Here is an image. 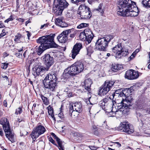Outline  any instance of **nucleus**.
<instances>
[{"mask_svg": "<svg viewBox=\"0 0 150 150\" xmlns=\"http://www.w3.org/2000/svg\"><path fill=\"white\" fill-rule=\"evenodd\" d=\"M2 127L5 133L6 137L12 143L15 142V141L14 139V133L12 132L10 128L9 123L8 124H6L5 125L3 126Z\"/></svg>", "mask_w": 150, "mask_h": 150, "instance_id": "1a4fd4ad", "label": "nucleus"}, {"mask_svg": "<svg viewBox=\"0 0 150 150\" xmlns=\"http://www.w3.org/2000/svg\"><path fill=\"white\" fill-rule=\"evenodd\" d=\"M105 104L106 103L102 102L100 104V106L102 108V109L104 110H105Z\"/></svg>", "mask_w": 150, "mask_h": 150, "instance_id": "5fc2aeb1", "label": "nucleus"}, {"mask_svg": "<svg viewBox=\"0 0 150 150\" xmlns=\"http://www.w3.org/2000/svg\"><path fill=\"white\" fill-rule=\"evenodd\" d=\"M9 123L7 119L5 117H3L0 120V124L3 126L5 125L6 124H8Z\"/></svg>", "mask_w": 150, "mask_h": 150, "instance_id": "473e14b6", "label": "nucleus"}, {"mask_svg": "<svg viewBox=\"0 0 150 150\" xmlns=\"http://www.w3.org/2000/svg\"><path fill=\"white\" fill-rule=\"evenodd\" d=\"M6 30L5 29L2 30V33L0 34V39L6 35Z\"/></svg>", "mask_w": 150, "mask_h": 150, "instance_id": "09e8293b", "label": "nucleus"}, {"mask_svg": "<svg viewBox=\"0 0 150 150\" xmlns=\"http://www.w3.org/2000/svg\"><path fill=\"white\" fill-rule=\"evenodd\" d=\"M71 65L76 74L81 73L84 68V64L81 61L76 62Z\"/></svg>", "mask_w": 150, "mask_h": 150, "instance_id": "2eb2a0df", "label": "nucleus"}, {"mask_svg": "<svg viewBox=\"0 0 150 150\" xmlns=\"http://www.w3.org/2000/svg\"><path fill=\"white\" fill-rule=\"evenodd\" d=\"M103 4H100L98 6V8L96 9V11H99L101 15H102L104 13V10L103 7Z\"/></svg>", "mask_w": 150, "mask_h": 150, "instance_id": "c9c22d12", "label": "nucleus"}, {"mask_svg": "<svg viewBox=\"0 0 150 150\" xmlns=\"http://www.w3.org/2000/svg\"><path fill=\"white\" fill-rule=\"evenodd\" d=\"M0 135L1 137L4 136V133L2 131V129L0 128Z\"/></svg>", "mask_w": 150, "mask_h": 150, "instance_id": "680f3d73", "label": "nucleus"}, {"mask_svg": "<svg viewBox=\"0 0 150 150\" xmlns=\"http://www.w3.org/2000/svg\"><path fill=\"white\" fill-rule=\"evenodd\" d=\"M56 24L62 28L65 27L67 26V24L63 21V18L59 17L56 19Z\"/></svg>", "mask_w": 150, "mask_h": 150, "instance_id": "6ab92c4d", "label": "nucleus"}, {"mask_svg": "<svg viewBox=\"0 0 150 150\" xmlns=\"http://www.w3.org/2000/svg\"><path fill=\"white\" fill-rule=\"evenodd\" d=\"M90 10V8L84 4H81L78 8L77 12L78 13H80L82 12V11H83V12L85 11L86 10Z\"/></svg>", "mask_w": 150, "mask_h": 150, "instance_id": "bb28decb", "label": "nucleus"}, {"mask_svg": "<svg viewBox=\"0 0 150 150\" xmlns=\"http://www.w3.org/2000/svg\"><path fill=\"white\" fill-rule=\"evenodd\" d=\"M55 36V34H51L45 36L46 39L45 46L48 48L50 47L57 48L59 45L56 44L54 41V38Z\"/></svg>", "mask_w": 150, "mask_h": 150, "instance_id": "9d476101", "label": "nucleus"}, {"mask_svg": "<svg viewBox=\"0 0 150 150\" xmlns=\"http://www.w3.org/2000/svg\"><path fill=\"white\" fill-rule=\"evenodd\" d=\"M57 3H58V6L62 8V9L66 8L69 5V4L65 0H62Z\"/></svg>", "mask_w": 150, "mask_h": 150, "instance_id": "b1692460", "label": "nucleus"}, {"mask_svg": "<svg viewBox=\"0 0 150 150\" xmlns=\"http://www.w3.org/2000/svg\"><path fill=\"white\" fill-rule=\"evenodd\" d=\"M143 104L141 103L139 101H137L134 107L137 110H143L144 109Z\"/></svg>", "mask_w": 150, "mask_h": 150, "instance_id": "7c9ffc66", "label": "nucleus"}, {"mask_svg": "<svg viewBox=\"0 0 150 150\" xmlns=\"http://www.w3.org/2000/svg\"><path fill=\"white\" fill-rule=\"evenodd\" d=\"M69 30H71V32L69 33H68V36L69 35V37L71 38H73L74 37L76 33V31L74 28H72L66 30L65 31H68Z\"/></svg>", "mask_w": 150, "mask_h": 150, "instance_id": "2f4dec72", "label": "nucleus"}, {"mask_svg": "<svg viewBox=\"0 0 150 150\" xmlns=\"http://www.w3.org/2000/svg\"><path fill=\"white\" fill-rule=\"evenodd\" d=\"M82 48V45L80 43H76L74 46L71 52V57L72 59L75 58L76 56L79 53L80 50Z\"/></svg>", "mask_w": 150, "mask_h": 150, "instance_id": "dca6fc26", "label": "nucleus"}, {"mask_svg": "<svg viewBox=\"0 0 150 150\" xmlns=\"http://www.w3.org/2000/svg\"><path fill=\"white\" fill-rule=\"evenodd\" d=\"M90 148L92 150H94L96 149V147L94 146H90Z\"/></svg>", "mask_w": 150, "mask_h": 150, "instance_id": "774afa93", "label": "nucleus"}, {"mask_svg": "<svg viewBox=\"0 0 150 150\" xmlns=\"http://www.w3.org/2000/svg\"><path fill=\"white\" fill-rule=\"evenodd\" d=\"M8 63H4L1 66V68L3 69H6L8 67Z\"/></svg>", "mask_w": 150, "mask_h": 150, "instance_id": "864d4df0", "label": "nucleus"}, {"mask_svg": "<svg viewBox=\"0 0 150 150\" xmlns=\"http://www.w3.org/2000/svg\"><path fill=\"white\" fill-rule=\"evenodd\" d=\"M49 140L50 142H51L52 144L55 145V146H57V144L55 143L52 137H50L49 138Z\"/></svg>", "mask_w": 150, "mask_h": 150, "instance_id": "8fccbe9b", "label": "nucleus"}, {"mask_svg": "<svg viewBox=\"0 0 150 150\" xmlns=\"http://www.w3.org/2000/svg\"><path fill=\"white\" fill-rule=\"evenodd\" d=\"M41 98L44 103L45 105H48L49 103V100L47 98L43 95L41 96Z\"/></svg>", "mask_w": 150, "mask_h": 150, "instance_id": "58836bf2", "label": "nucleus"}, {"mask_svg": "<svg viewBox=\"0 0 150 150\" xmlns=\"http://www.w3.org/2000/svg\"><path fill=\"white\" fill-rule=\"evenodd\" d=\"M78 13V17L79 19H88L91 17L92 13L90 10H86L85 11Z\"/></svg>", "mask_w": 150, "mask_h": 150, "instance_id": "a211bd4d", "label": "nucleus"}, {"mask_svg": "<svg viewBox=\"0 0 150 150\" xmlns=\"http://www.w3.org/2000/svg\"><path fill=\"white\" fill-rule=\"evenodd\" d=\"M118 129L121 132H124L129 134L132 133L134 131L133 127H131L127 122H121Z\"/></svg>", "mask_w": 150, "mask_h": 150, "instance_id": "6e6552de", "label": "nucleus"}, {"mask_svg": "<svg viewBox=\"0 0 150 150\" xmlns=\"http://www.w3.org/2000/svg\"><path fill=\"white\" fill-rule=\"evenodd\" d=\"M67 94L68 96L69 97H71L72 96V93L71 92H70L69 91H67Z\"/></svg>", "mask_w": 150, "mask_h": 150, "instance_id": "13d9d810", "label": "nucleus"}, {"mask_svg": "<svg viewBox=\"0 0 150 150\" xmlns=\"http://www.w3.org/2000/svg\"><path fill=\"white\" fill-rule=\"evenodd\" d=\"M20 22H23L24 21V19L22 18H19L16 19Z\"/></svg>", "mask_w": 150, "mask_h": 150, "instance_id": "bf43d9fd", "label": "nucleus"}, {"mask_svg": "<svg viewBox=\"0 0 150 150\" xmlns=\"http://www.w3.org/2000/svg\"><path fill=\"white\" fill-rule=\"evenodd\" d=\"M109 91V89L102 85L99 88V93L100 96H102L106 94Z\"/></svg>", "mask_w": 150, "mask_h": 150, "instance_id": "412c9836", "label": "nucleus"}, {"mask_svg": "<svg viewBox=\"0 0 150 150\" xmlns=\"http://www.w3.org/2000/svg\"><path fill=\"white\" fill-rule=\"evenodd\" d=\"M49 24H50L49 23H46L44 24L41 25L40 28L41 30L44 29L48 27Z\"/></svg>", "mask_w": 150, "mask_h": 150, "instance_id": "49530a36", "label": "nucleus"}, {"mask_svg": "<svg viewBox=\"0 0 150 150\" xmlns=\"http://www.w3.org/2000/svg\"><path fill=\"white\" fill-rule=\"evenodd\" d=\"M112 52L114 53L117 59H120L122 56H126L129 53L128 50L125 47H122L121 44H119L112 48Z\"/></svg>", "mask_w": 150, "mask_h": 150, "instance_id": "39448f33", "label": "nucleus"}, {"mask_svg": "<svg viewBox=\"0 0 150 150\" xmlns=\"http://www.w3.org/2000/svg\"><path fill=\"white\" fill-rule=\"evenodd\" d=\"M139 51V49L136 50V51L133 52L131 56L129 58V59H130V60L132 59V58H133L134 57V53H135V52H138Z\"/></svg>", "mask_w": 150, "mask_h": 150, "instance_id": "6e6d98bb", "label": "nucleus"}, {"mask_svg": "<svg viewBox=\"0 0 150 150\" xmlns=\"http://www.w3.org/2000/svg\"><path fill=\"white\" fill-rule=\"evenodd\" d=\"M109 98H105L103 99L102 100V102L106 104Z\"/></svg>", "mask_w": 150, "mask_h": 150, "instance_id": "4d7b16f0", "label": "nucleus"}, {"mask_svg": "<svg viewBox=\"0 0 150 150\" xmlns=\"http://www.w3.org/2000/svg\"><path fill=\"white\" fill-rule=\"evenodd\" d=\"M51 134L52 137L56 140L57 142L60 139L54 133L52 132L51 133Z\"/></svg>", "mask_w": 150, "mask_h": 150, "instance_id": "3c124183", "label": "nucleus"}, {"mask_svg": "<svg viewBox=\"0 0 150 150\" xmlns=\"http://www.w3.org/2000/svg\"><path fill=\"white\" fill-rule=\"evenodd\" d=\"M138 116L140 117L141 120L142 122H143V121H144L147 118L146 116L142 115L140 113L137 114V117H138Z\"/></svg>", "mask_w": 150, "mask_h": 150, "instance_id": "37998d69", "label": "nucleus"}, {"mask_svg": "<svg viewBox=\"0 0 150 150\" xmlns=\"http://www.w3.org/2000/svg\"><path fill=\"white\" fill-rule=\"evenodd\" d=\"M85 0H71V2L78 5L79 2H84Z\"/></svg>", "mask_w": 150, "mask_h": 150, "instance_id": "a18cd8bd", "label": "nucleus"}, {"mask_svg": "<svg viewBox=\"0 0 150 150\" xmlns=\"http://www.w3.org/2000/svg\"><path fill=\"white\" fill-rule=\"evenodd\" d=\"M84 31L85 34L86 35H85V37L89 36H90V35H93L92 32L89 29H85Z\"/></svg>", "mask_w": 150, "mask_h": 150, "instance_id": "4c0bfd02", "label": "nucleus"}, {"mask_svg": "<svg viewBox=\"0 0 150 150\" xmlns=\"http://www.w3.org/2000/svg\"><path fill=\"white\" fill-rule=\"evenodd\" d=\"M142 3L144 6L146 7H150V0H143Z\"/></svg>", "mask_w": 150, "mask_h": 150, "instance_id": "72a5a7b5", "label": "nucleus"}, {"mask_svg": "<svg viewBox=\"0 0 150 150\" xmlns=\"http://www.w3.org/2000/svg\"><path fill=\"white\" fill-rule=\"evenodd\" d=\"M93 35L85 37V40L88 42V43H90L93 38Z\"/></svg>", "mask_w": 150, "mask_h": 150, "instance_id": "79ce46f5", "label": "nucleus"}, {"mask_svg": "<svg viewBox=\"0 0 150 150\" xmlns=\"http://www.w3.org/2000/svg\"><path fill=\"white\" fill-rule=\"evenodd\" d=\"M129 89H126L122 92L119 90H116L112 94L113 100H115V103L117 107V110L114 111V108H112V115L113 116L117 114L120 113L123 114H127L129 111V107L131 106L132 100L131 97L127 96V94H126Z\"/></svg>", "mask_w": 150, "mask_h": 150, "instance_id": "f257e3e1", "label": "nucleus"}, {"mask_svg": "<svg viewBox=\"0 0 150 150\" xmlns=\"http://www.w3.org/2000/svg\"><path fill=\"white\" fill-rule=\"evenodd\" d=\"M44 63L46 67L48 70L49 68L52 65L54 62L53 58L49 54H45L42 57Z\"/></svg>", "mask_w": 150, "mask_h": 150, "instance_id": "ddd939ff", "label": "nucleus"}, {"mask_svg": "<svg viewBox=\"0 0 150 150\" xmlns=\"http://www.w3.org/2000/svg\"><path fill=\"white\" fill-rule=\"evenodd\" d=\"M70 32L71 30H69L68 31H63L57 37V39L58 41L61 43H65L68 38V33H70Z\"/></svg>", "mask_w": 150, "mask_h": 150, "instance_id": "f3484780", "label": "nucleus"}, {"mask_svg": "<svg viewBox=\"0 0 150 150\" xmlns=\"http://www.w3.org/2000/svg\"><path fill=\"white\" fill-rule=\"evenodd\" d=\"M83 110L82 104L80 102L73 103L70 105L69 108V112L70 115L72 117L75 116L73 115L74 112L76 111L79 113L81 112Z\"/></svg>", "mask_w": 150, "mask_h": 150, "instance_id": "0eeeda50", "label": "nucleus"}, {"mask_svg": "<svg viewBox=\"0 0 150 150\" xmlns=\"http://www.w3.org/2000/svg\"><path fill=\"white\" fill-rule=\"evenodd\" d=\"M86 50L87 52V54L90 56L93 52V47L91 45L86 48Z\"/></svg>", "mask_w": 150, "mask_h": 150, "instance_id": "ea45409f", "label": "nucleus"}, {"mask_svg": "<svg viewBox=\"0 0 150 150\" xmlns=\"http://www.w3.org/2000/svg\"><path fill=\"white\" fill-rule=\"evenodd\" d=\"M120 67H119L118 64H114L112 65L111 69L113 71H117L120 70Z\"/></svg>", "mask_w": 150, "mask_h": 150, "instance_id": "e433bc0d", "label": "nucleus"}, {"mask_svg": "<svg viewBox=\"0 0 150 150\" xmlns=\"http://www.w3.org/2000/svg\"><path fill=\"white\" fill-rule=\"evenodd\" d=\"M141 73L139 72L138 71L133 69H129L125 73V77L126 79L129 80H134L137 79Z\"/></svg>", "mask_w": 150, "mask_h": 150, "instance_id": "9b49d317", "label": "nucleus"}, {"mask_svg": "<svg viewBox=\"0 0 150 150\" xmlns=\"http://www.w3.org/2000/svg\"><path fill=\"white\" fill-rule=\"evenodd\" d=\"M139 13V11L138 8L133 5L129 10H128L127 11L122 13V16L135 17L138 16Z\"/></svg>", "mask_w": 150, "mask_h": 150, "instance_id": "4468645a", "label": "nucleus"}, {"mask_svg": "<svg viewBox=\"0 0 150 150\" xmlns=\"http://www.w3.org/2000/svg\"><path fill=\"white\" fill-rule=\"evenodd\" d=\"M71 74L72 73H71V74H69L68 73H67L64 71L62 76V81L66 82V81H67L68 79H69L72 76Z\"/></svg>", "mask_w": 150, "mask_h": 150, "instance_id": "a878e982", "label": "nucleus"}, {"mask_svg": "<svg viewBox=\"0 0 150 150\" xmlns=\"http://www.w3.org/2000/svg\"><path fill=\"white\" fill-rule=\"evenodd\" d=\"M57 75L54 72L49 73L43 81L45 88L50 91H54L57 88Z\"/></svg>", "mask_w": 150, "mask_h": 150, "instance_id": "f03ea898", "label": "nucleus"}, {"mask_svg": "<svg viewBox=\"0 0 150 150\" xmlns=\"http://www.w3.org/2000/svg\"><path fill=\"white\" fill-rule=\"evenodd\" d=\"M64 71L67 73H68L69 74L72 73V76H75L76 74V73L74 71L72 65L65 69Z\"/></svg>", "mask_w": 150, "mask_h": 150, "instance_id": "cd10ccee", "label": "nucleus"}, {"mask_svg": "<svg viewBox=\"0 0 150 150\" xmlns=\"http://www.w3.org/2000/svg\"><path fill=\"white\" fill-rule=\"evenodd\" d=\"M47 69L43 66H38L36 70V73L37 75H39L40 73L45 71H47Z\"/></svg>", "mask_w": 150, "mask_h": 150, "instance_id": "c85d7f7f", "label": "nucleus"}, {"mask_svg": "<svg viewBox=\"0 0 150 150\" xmlns=\"http://www.w3.org/2000/svg\"><path fill=\"white\" fill-rule=\"evenodd\" d=\"M64 9L57 5L54 10L55 14L57 16L61 15Z\"/></svg>", "mask_w": 150, "mask_h": 150, "instance_id": "c756f323", "label": "nucleus"}, {"mask_svg": "<svg viewBox=\"0 0 150 150\" xmlns=\"http://www.w3.org/2000/svg\"><path fill=\"white\" fill-rule=\"evenodd\" d=\"M115 82L110 81H106L103 85L110 91L114 84Z\"/></svg>", "mask_w": 150, "mask_h": 150, "instance_id": "5701e85b", "label": "nucleus"}, {"mask_svg": "<svg viewBox=\"0 0 150 150\" xmlns=\"http://www.w3.org/2000/svg\"><path fill=\"white\" fill-rule=\"evenodd\" d=\"M5 27V26L1 21H0V28Z\"/></svg>", "mask_w": 150, "mask_h": 150, "instance_id": "052dcab7", "label": "nucleus"}, {"mask_svg": "<svg viewBox=\"0 0 150 150\" xmlns=\"http://www.w3.org/2000/svg\"><path fill=\"white\" fill-rule=\"evenodd\" d=\"M88 25H89L88 24L82 23L78 25L77 27V28L78 29L86 27H88Z\"/></svg>", "mask_w": 150, "mask_h": 150, "instance_id": "a19ab883", "label": "nucleus"}, {"mask_svg": "<svg viewBox=\"0 0 150 150\" xmlns=\"http://www.w3.org/2000/svg\"><path fill=\"white\" fill-rule=\"evenodd\" d=\"M85 35H86L85 34L84 31L81 32L79 35V38H80V39L83 40H85Z\"/></svg>", "mask_w": 150, "mask_h": 150, "instance_id": "c03bdc74", "label": "nucleus"}, {"mask_svg": "<svg viewBox=\"0 0 150 150\" xmlns=\"http://www.w3.org/2000/svg\"><path fill=\"white\" fill-rule=\"evenodd\" d=\"M58 144H57V146L59 150H64V146L62 145V142L61 140V139H59L57 141Z\"/></svg>", "mask_w": 150, "mask_h": 150, "instance_id": "f704fd0d", "label": "nucleus"}, {"mask_svg": "<svg viewBox=\"0 0 150 150\" xmlns=\"http://www.w3.org/2000/svg\"><path fill=\"white\" fill-rule=\"evenodd\" d=\"M113 38L112 35H108L105 37L98 38L95 43L96 48L100 51H106L109 42Z\"/></svg>", "mask_w": 150, "mask_h": 150, "instance_id": "7ed1b4c3", "label": "nucleus"}, {"mask_svg": "<svg viewBox=\"0 0 150 150\" xmlns=\"http://www.w3.org/2000/svg\"><path fill=\"white\" fill-rule=\"evenodd\" d=\"M16 56L18 57H20L21 56H22V54H20V53H16Z\"/></svg>", "mask_w": 150, "mask_h": 150, "instance_id": "338daca9", "label": "nucleus"}, {"mask_svg": "<svg viewBox=\"0 0 150 150\" xmlns=\"http://www.w3.org/2000/svg\"><path fill=\"white\" fill-rule=\"evenodd\" d=\"M132 4L131 0H119L117 2V7L119 8L117 12V14L122 16V13H124L131 8Z\"/></svg>", "mask_w": 150, "mask_h": 150, "instance_id": "20e7f679", "label": "nucleus"}, {"mask_svg": "<svg viewBox=\"0 0 150 150\" xmlns=\"http://www.w3.org/2000/svg\"><path fill=\"white\" fill-rule=\"evenodd\" d=\"M92 83L91 79H88L85 80L83 83L85 89L88 91H90L91 85Z\"/></svg>", "mask_w": 150, "mask_h": 150, "instance_id": "aec40b11", "label": "nucleus"}, {"mask_svg": "<svg viewBox=\"0 0 150 150\" xmlns=\"http://www.w3.org/2000/svg\"><path fill=\"white\" fill-rule=\"evenodd\" d=\"M24 40V37L21 34L18 33L15 36L14 41L17 42H23Z\"/></svg>", "mask_w": 150, "mask_h": 150, "instance_id": "4be33fe9", "label": "nucleus"}, {"mask_svg": "<svg viewBox=\"0 0 150 150\" xmlns=\"http://www.w3.org/2000/svg\"><path fill=\"white\" fill-rule=\"evenodd\" d=\"M26 6L28 8L31 9H34L37 8V4L35 2H32L31 1H29L27 3Z\"/></svg>", "mask_w": 150, "mask_h": 150, "instance_id": "393cba45", "label": "nucleus"}, {"mask_svg": "<svg viewBox=\"0 0 150 150\" xmlns=\"http://www.w3.org/2000/svg\"><path fill=\"white\" fill-rule=\"evenodd\" d=\"M8 19L10 21H12L14 19V18L12 15H11L9 18H8Z\"/></svg>", "mask_w": 150, "mask_h": 150, "instance_id": "e2e57ef3", "label": "nucleus"}, {"mask_svg": "<svg viewBox=\"0 0 150 150\" xmlns=\"http://www.w3.org/2000/svg\"><path fill=\"white\" fill-rule=\"evenodd\" d=\"M47 109L48 110V111L53 110L52 108V107H51L50 105H49L47 107Z\"/></svg>", "mask_w": 150, "mask_h": 150, "instance_id": "0e129e2a", "label": "nucleus"}, {"mask_svg": "<svg viewBox=\"0 0 150 150\" xmlns=\"http://www.w3.org/2000/svg\"><path fill=\"white\" fill-rule=\"evenodd\" d=\"M22 112V108L20 107L17 109H16L15 112V114L17 115L18 114H20Z\"/></svg>", "mask_w": 150, "mask_h": 150, "instance_id": "de8ad7c7", "label": "nucleus"}, {"mask_svg": "<svg viewBox=\"0 0 150 150\" xmlns=\"http://www.w3.org/2000/svg\"><path fill=\"white\" fill-rule=\"evenodd\" d=\"M46 130L45 127L42 125H38L33 129L30 135L31 136L33 140H35L40 135L44 133Z\"/></svg>", "mask_w": 150, "mask_h": 150, "instance_id": "423d86ee", "label": "nucleus"}, {"mask_svg": "<svg viewBox=\"0 0 150 150\" xmlns=\"http://www.w3.org/2000/svg\"><path fill=\"white\" fill-rule=\"evenodd\" d=\"M48 113L49 115H50L52 114H53V110H50L49 111H48Z\"/></svg>", "mask_w": 150, "mask_h": 150, "instance_id": "69168bd1", "label": "nucleus"}, {"mask_svg": "<svg viewBox=\"0 0 150 150\" xmlns=\"http://www.w3.org/2000/svg\"><path fill=\"white\" fill-rule=\"evenodd\" d=\"M58 116L61 119H62L63 120H64V116L63 114V112H61L60 113H59L58 115Z\"/></svg>", "mask_w": 150, "mask_h": 150, "instance_id": "603ef678", "label": "nucleus"}, {"mask_svg": "<svg viewBox=\"0 0 150 150\" xmlns=\"http://www.w3.org/2000/svg\"><path fill=\"white\" fill-rule=\"evenodd\" d=\"M45 37L44 36L40 37L37 40L38 43L40 44V45L39 46L38 50L37 51V54L39 55H40L46 49H48L46 47L45 45L46 40Z\"/></svg>", "mask_w": 150, "mask_h": 150, "instance_id": "f8f14e48", "label": "nucleus"}]
</instances>
